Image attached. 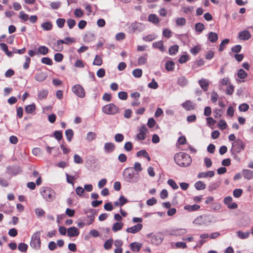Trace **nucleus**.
Listing matches in <instances>:
<instances>
[{"label": "nucleus", "instance_id": "obj_15", "mask_svg": "<svg viewBox=\"0 0 253 253\" xmlns=\"http://www.w3.org/2000/svg\"><path fill=\"white\" fill-rule=\"evenodd\" d=\"M80 232L78 229L75 226L71 227L67 230V235L70 237L78 236Z\"/></svg>", "mask_w": 253, "mask_h": 253}, {"label": "nucleus", "instance_id": "obj_58", "mask_svg": "<svg viewBox=\"0 0 253 253\" xmlns=\"http://www.w3.org/2000/svg\"><path fill=\"white\" fill-rule=\"evenodd\" d=\"M168 184L171 187V188L174 190L178 188V186L176 182L172 179H169L168 180Z\"/></svg>", "mask_w": 253, "mask_h": 253}, {"label": "nucleus", "instance_id": "obj_47", "mask_svg": "<svg viewBox=\"0 0 253 253\" xmlns=\"http://www.w3.org/2000/svg\"><path fill=\"white\" fill-rule=\"evenodd\" d=\"M102 64V59L100 56L96 55L94 59L93 64L94 65L101 66Z\"/></svg>", "mask_w": 253, "mask_h": 253}, {"label": "nucleus", "instance_id": "obj_33", "mask_svg": "<svg viewBox=\"0 0 253 253\" xmlns=\"http://www.w3.org/2000/svg\"><path fill=\"white\" fill-rule=\"evenodd\" d=\"M148 54L147 53L143 54L142 56H140L138 59V64L139 65L145 64L147 60Z\"/></svg>", "mask_w": 253, "mask_h": 253}, {"label": "nucleus", "instance_id": "obj_27", "mask_svg": "<svg viewBox=\"0 0 253 253\" xmlns=\"http://www.w3.org/2000/svg\"><path fill=\"white\" fill-rule=\"evenodd\" d=\"M200 208L199 205L194 204L193 205H186L184 206V209L189 211H193L198 210Z\"/></svg>", "mask_w": 253, "mask_h": 253}, {"label": "nucleus", "instance_id": "obj_63", "mask_svg": "<svg viewBox=\"0 0 253 253\" xmlns=\"http://www.w3.org/2000/svg\"><path fill=\"white\" fill-rule=\"evenodd\" d=\"M219 85H221V86L227 85L228 84H229V78H224L221 79L219 81Z\"/></svg>", "mask_w": 253, "mask_h": 253}, {"label": "nucleus", "instance_id": "obj_24", "mask_svg": "<svg viewBox=\"0 0 253 253\" xmlns=\"http://www.w3.org/2000/svg\"><path fill=\"white\" fill-rule=\"evenodd\" d=\"M242 173L244 177L248 180L253 178V171L250 169H244L242 170Z\"/></svg>", "mask_w": 253, "mask_h": 253}, {"label": "nucleus", "instance_id": "obj_39", "mask_svg": "<svg viewBox=\"0 0 253 253\" xmlns=\"http://www.w3.org/2000/svg\"><path fill=\"white\" fill-rule=\"evenodd\" d=\"M173 234L176 236H180L185 234L187 230L185 228L176 229L173 231Z\"/></svg>", "mask_w": 253, "mask_h": 253}, {"label": "nucleus", "instance_id": "obj_35", "mask_svg": "<svg viewBox=\"0 0 253 253\" xmlns=\"http://www.w3.org/2000/svg\"><path fill=\"white\" fill-rule=\"evenodd\" d=\"M48 91L46 89H42L40 91L38 94V99L41 100L45 99L48 95Z\"/></svg>", "mask_w": 253, "mask_h": 253}, {"label": "nucleus", "instance_id": "obj_57", "mask_svg": "<svg viewBox=\"0 0 253 253\" xmlns=\"http://www.w3.org/2000/svg\"><path fill=\"white\" fill-rule=\"evenodd\" d=\"M234 90V86L233 85L229 84L226 87V93L227 94L231 95L233 94Z\"/></svg>", "mask_w": 253, "mask_h": 253}, {"label": "nucleus", "instance_id": "obj_17", "mask_svg": "<svg viewBox=\"0 0 253 253\" xmlns=\"http://www.w3.org/2000/svg\"><path fill=\"white\" fill-rule=\"evenodd\" d=\"M215 172L213 170H209L206 172H199L197 175L198 178L212 177L214 175Z\"/></svg>", "mask_w": 253, "mask_h": 253}, {"label": "nucleus", "instance_id": "obj_48", "mask_svg": "<svg viewBox=\"0 0 253 253\" xmlns=\"http://www.w3.org/2000/svg\"><path fill=\"white\" fill-rule=\"evenodd\" d=\"M196 31L201 33L205 29V26L203 23H197L195 25Z\"/></svg>", "mask_w": 253, "mask_h": 253}, {"label": "nucleus", "instance_id": "obj_10", "mask_svg": "<svg viewBox=\"0 0 253 253\" xmlns=\"http://www.w3.org/2000/svg\"><path fill=\"white\" fill-rule=\"evenodd\" d=\"M72 91L78 97L84 98L85 95V92L84 87L79 84L74 85L72 88Z\"/></svg>", "mask_w": 253, "mask_h": 253}, {"label": "nucleus", "instance_id": "obj_5", "mask_svg": "<svg viewBox=\"0 0 253 253\" xmlns=\"http://www.w3.org/2000/svg\"><path fill=\"white\" fill-rule=\"evenodd\" d=\"M146 238L152 244L156 246L160 245L164 240L163 235L161 233L148 234Z\"/></svg>", "mask_w": 253, "mask_h": 253}, {"label": "nucleus", "instance_id": "obj_56", "mask_svg": "<svg viewBox=\"0 0 253 253\" xmlns=\"http://www.w3.org/2000/svg\"><path fill=\"white\" fill-rule=\"evenodd\" d=\"M65 21L64 18H58L56 20V23L59 28H62L64 27Z\"/></svg>", "mask_w": 253, "mask_h": 253}, {"label": "nucleus", "instance_id": "obj_53", "mask_svg": "<svg viewBox=\"0 0 253 253\" xmlns=\"http://www.w3.org/2000/svg\"><path fill=\"white\" fill-rule=\"evenodd\" d=\"M163 36L168 39L172 36V32L169 29H164L163 31Z\"/></svg>", "mask_w": 253, "mask_h": 253}, {"label": "nucleus", "instance_id": "obj_20", "mask_svg": "<svg viewBox=\"0 0 253 253\" xmlns=\"http://www.w3.org/2000/svg\"><path fill=\"white\" fill-rule=\"evenodd\" d=\"M199 84L204 91H207L208 90L209 83L207 80L205 79L200 80L199 81Z\"/></svg>", "mask_w": 253, "mask_h": 253}, {"label": "nucleus", "instance_id": "obj_37", "mask_svg": "<svg viewBox=\"0 0 253 253\" xmlns=\"http://www.w3.org/2000/svg\"><path fill=\"white\" fill-rule=\"evenodd\" d=\"M249 232H243L241 231H238L237 232V235L238 237L241 239H246L248 238L250 236Z\"/></svg>", "mask_w": 253, "mask_h": 253}, {"label": "nucleus", "instance_id": "obj_12", "mask_svg": "<svg viewBox=\"0 0 253 253\" xmlns=\"http://www.w3.org/2000/svg\"><path fill=\"white\" fill-rule=\"evenodd\" d=\"M143 225L141 223H137V224L128 227L126 229V232L132 234H135L139 232L142 228Z\"/></svg>", "mask_w": 253, "mask_h": 253}, {"label": "nucleus", "instance_id": "obj_36", "mask_svg": "<svg viewBox=\"0 0 253 253\" xmlns=\"http://www.w3.org/2000/svg\"><path fill=\"white\" fill-rule=\"evenodd\" d=\"M194 187L198 190H204L206 188V184L202 181H198L195 183Z\"/></svg>", "mask_w": 253, "mask_h": 253}, {"label": "nucleus", "instance_id": "obj_44", "mask_svg": "<svg viewBox=\"0 0 253 253\" xmlns=\"http://www.w3.org/2000/svg\"><path fill=\"white\" fill-rule=\"evenodd\" d=\"M247 75V72L242 69H239L237 72V76L241 79H245Z\"/></svg>", "mask_w": 253, "mask_h": 253}, {"label": "nucleus", "instance_id": "obj_50", "mask_svg": "<svg viewBox=\"0 0 253 253\" xmlns=\"http://www.w3.org/2000/svg\"><path fill=\"white\" fill-rule=\"evenodd\" d=\"M220 183L218 182H215L211 183L209 187L208 190L209 191H212L216 189L219 186Z\"/></svg>", "mask_w": 253, "mask_h": 253}, {"label": "nucleus", "instance_id": "obj_3", "mask_svg": "<svg viewBox=\"0 0 253 253\" xmlns=\"http://www.w3.org/2000/svg\"><path fill=\"white\" fill-rule=\"evenodd\" d=\"M40 193L43 199L48 202H52L55 199L56 193L51 188L42 187L41 188Z\"/></svg>", "mask_w": 253, "mask_h": 253}, {"label": "nucleus", "instance_id": "obj_40", "mask_svg": "<svg viewBox=\"0 0 253 253\" xmlns=\"http://www.w3.org/2000/svg\"><path fill=\"white\" fill-rule=\"evenodd\" d=\"M36 109L35 105L33 103L25 107V112L28 114H32Z\"/></svg>", "mask_w": 253, "mask_h": 253}, {"label": "nucleus", "instance_id": "obj_54", "mask_svg": "<svg viewBox=\"0 0 253 253\" xmlns=\"http://www.w3.org/2000/svg\"><path fill=\"white\" fill-rule=\"evenodd\" d=\"M229 42V40L225 39L223 40L219 45V51H222L224 49L225 46Z\"/></svg>", "mask_w": 253, "mask_h": 253}, {"label": "nucleus", "instance_id": "obj_30", "mask_svg": "<svg viewBox=\"0 0 253 253\" xmlns=\"http://www.w3.org/2000/svg\"><path fill=\"white\" fill-rule=\"evenodd\" d=\"M182 106L186 110L189 111L194 109V106L192 103L189 101L187 100L182 104Z\"/></svg>", "mask_w": 253, "mask_h": 253}, {"label": "nucleus", "instance_id": "obj_61", "mask_svg": "<svg viewBox=\"0 0 253 253\" xmlns=\"http://www.w3.org/2000/svg\"><path fill=\"white\" fill-rule=\"evenodd\" d=\"M133 148L132 144L130 141L126 142L124 145V149L127 152L130 151Z\"/></svg>", "mask_w": 253, "mask_h": 253}, {"label": "nucleus", "instance_id": "obj_55", "mask_svg": "<svg viewBox=\"0 0 253 253\" xmlns=\"http://www.w3.org/2000/svg\"><path fill=\"white\" fill-rule=\"evenodd\" d=\"M35 213L37 216L40 217L44 215L45 211L42 208H37L35 209Z\"/></svg>", "mask_w": 253, "mask_h": 253}, {"label": "nucleus", "instance_id": "obj_1", "mask_svg": "<svg viewBox=\"0 0 253 253\" xmlns=\"http://www.w3.org/2000/svg\"><path fill=\"white\" fill-rule=\"evenodd\" d=\"M174 160L177 165L182 167L189 166L192 162L191 157L188 154L183 152L176 154L174 156Z\"/></svg>", "mask_w": 253, "mask_h": 253}, {"label": "nucleus", "instance_id": "obj_42", "mask_svg": "<svg viewBox=\"0 0 253 253\" xmlns=\"http://www.w3.org/2000/svg\"><path fill=\"white\" fill-rule=\"evenodd\" d=\"M178 45L175 44L170 46L169 49V53L170 55H174L176 54L178 50Z\"/></svg>", "mask_w": 253, "mask_h": 253}, {"label": "nucleus", "instance_id": "obj_60", "mask_svg": "<svg viewBox=\"0 0 253 253\" xmlns=\"http://www.w3.org/2000/svg\"><path fill=\"white\" fill-rule=\"evenodd\" d=\"M148 86L154 89H157L158 87V83L155 81L154 79H153L152 82L148 84Z\"/></svg>", "mask_w": 253, "mask_h": 253}, {"label": "nucleus", "instance_id": "obj_34", "mask_svg": "<svg viewBox=\"0 0 253 253\" xmlns=\"http://www.w3.org/2000/svg\"><path fill=\"white\" fill-rule=\"evenodd\" d=\"M97 134L95 132L89 131L87 132L86 136V140L87 141L90 142L96 139Z\"/></svg>", "mask_w": 253, "mask_h": 253}, {"label": "nucleus", "instance_id": "obj_38", "mask_svg": "<svg viewBox=\"0 0 253 253\" xmlns=\"http://www.w3.org/2000/svg\"><path fill=\"white\" fill-rule=\"evenodd\" d=\"M65 135L67 138V140L69 142H70L73 137L74 132L72 129H67L65 131Z\"/></svg>", "mask_w": 253, "mask_h": 253}, {"label": "nucleus", "instance_id": "obj_46", "mask_svg": "<svg viewBox=\"0 0 253 253\" xmlns=\"http://www.w3.org/2000/svg\"><path fill=\"white\" fill-rule=\"evenodd\" d=\"M174 68V63L172 61H168L166 63V69L168 71H172Z\"/></svg>", "mask_w": 253, "mask_h": 253}, {"label": "nucleus", "instance_id": "obj_9", "mask_svg": "<svg viewBox=\"0 0 253 253\" xmlns=\"http://www.w3.org/2000/svg\"><path fill=\"white\" fill-rule=\"evenodd\" d=\"M102 112L108 115H114L119 112V109L113 103L105 105L102 107Z\"/></svg>", "mask_w": 253, "mask_h": 253}, {"label": "nucleus", "instance_id": "obj_16", "mask_svg": "<svg viewBox=\"0 0 253 253\" xmlns=\"http://www.w3.org/2000/svg\"><path fill=\"white\" fill-rule=\"evenodd\" d=\"M251 35L248 30H244L239 33L238 38L240 40L247 41L250 39Z\"/></svg>", "mask_w": 253, "mask_h": 253}, {"label": "nucleus", "instance_id": "obj_25", "mask_svg": "<svg viewBox=\"0 0 253 253\" xmlns=\"http://www.w3.org/2000/svg\"><path fill=\"white\" fill-rule=\"evenodd\" d=\"M46 77L47 76L45 73L40 72L36 74L35 79L36 81L41 82L44 81Z\"/></svg>", "mask_w": 253, "mask_h": 253}, {"label": "nucleus", "instance_id": "obj_21", "mask_svg": "<svg viewBox=\"0 0 253 253\" xmlns=\"http://www.w3.org/2000/svg\"><path fill=\"white\" fill-rule=\"evenodd\" d=\"M142 246V244L134 242L130 244V248L133 252H138L140 250Z\"/></svg>", "mask_w": 253, "mask_h": 253}, {"label": "nucleus", "instance_id": "obj_22", "mask_svg": "<svg viewBox=\"0 0 253 253\" xmlns=\"http://www.w3.org/2000/svg\"><path fill=\"white\" fill-rule=\"evenodd\" d=\"M63 44V42L62 40H58L56 42H55L52 48L55 51H61L63 49V46L62 45Z\"/></svg>", "mask_w": 253, "mask_h": 253}, {"label": "nucleus", "instance_id": "obj_52", "mask_svg": "<svg viewBox=\"0 0 253 253\" xmlns=\"http://www.w3.org/2000/svg\"><path fill=\"white\" fill-rule=\"evenodd\" d=\"M28 247L26 244L21 243L18 246V249L21 252H25L27 251Z\"/></svg>", "mask_w": 253, "mask_h": 253}, {"label": "nucleus", "instance_id": "obj_6", "mask_svg": "<svg viewBox=\"0 0 253 253\" xmlns=\"http://www.w3.org/2000/svg\"><path fill=\"white\" fill-rule=\"evenodd\" d=\"M41 232L40 231H37L31 237L30 246L34 249L39 250L41 248Z\"/></svg>", "mask_w": 253, "mask_h": 253}, {"label": "nucleus", "instance_id": "obj_59", "mask_svg": "<svg viewBox=\"0 0 253 253\" xmlns=\"http://www.w3.org/2000/svg\"><path fill=\"white\" fill-rule=\"evenodd\" d=\"M41 62L42 63L47 65H51L52 64V60L49 57H43L42 58Z\"/></svg>", "mask_w": 253, "mask_h": 253}, {"label": "nucleus", "instance_id": "obj_18", "mask_svg": "<svg viewBox=\"0 0 253 253\" xmlns=\"http://www.w3.org/2000/svg\"><path fill=\"white\" fill-rule=\"evenodd\" d=\"M188 79L183 76H181L177 78V84L182 87L186 86L188 84Z\"/></svg>", "mask_w": 253, "mask_h": 253}, {"label": "nucleus", "instance_id": "obj_8", "mask_svg": "<svg viewBox=\"0 0 253 253\" xmlns=\"http://www.w3.org/2000/svg\"><path fill=\"white\" fill-rule=\"evenodd\" d=\"M245 147V144L241 139L235 140L232 145L230 151H233L234 153H240Z\"/></svg>", "mask_w": 253, "mask_h": 253}, {"label": "nucleus", "instance_id": "obj_45", "mask_svg": "<svg viewBox=\"0 0 253 253\" xmlns=\"http://www.w3.org/2000/svg\"><path fill=\"white\" fill-rule=\"evenodd\" d=\"M113 243L112 239L107 240L104 244V248L105 250H108L111 249Z\"/></svg>", "mask_w": 253, "mask_h": 253}, {"label": "nucleus", "instance_id": "obj_29", "mask_svg": "<svg viewBox=\"0 0 253 253\" xmlns=\"http://www.w3.org/2000/svg\"><path fill=\"white\" fill-rule=\"evenodd\" d=\"M48 51V48L44 45H41L39 46L37 50L38 54H41L43 55H46Z\"/></svg>", "mask_w": 253, "mask_h": 253}, {"label": "nucleus", "instance_id": "obj_49", "mask_svg": "<svg viewBox=\"0 0 253 253\" xmlns=\"http://www.w3.org/2000/svg\"><path fill=\"white\" fill-rule=\"evenodd\" d=\"M176 24L178 26H183L186 24V19L184 18H177L176 20Z\"/></svg>", "mask_w": 253, "mask_h": 253}, {"label": "nucleus", "instance_id": "obj_28", "mask_svg": "<svg viewBox=\"0 0 253 253\" xmlns=\"http://www.w3.org/2000/svg\"><path fill=\"white\" fill-rule=\"evenodd\" d=\"M218 39V35L216 33L211 32L208 34V40L211 42H215Z\"/></svg>", "mask_w": 253, "mask_h": 253}, {"label": "nucleus", "instance_id": "obj_51", "mask_svg": "<svg viewBox=\"0 0 253 253\" xmlns=\"http://www.w3.org/2000/svg\"><path fill=\"white\" fill-rule=\"evenodd\" d=\"M142 71L140 69H135L132 71V75L135 78H140L142 76Z\"/></svg>", "mask_w": 253, "mask_h": 253}, {"label": "nucleus", "instance_id": "obj_26", "mask_svg": "<svg viewBox=\"0 0 253 253\" xmlns=\"http://www.w3.org/2000/svg\"><path fill=\"white\" fill-rule=\"evenodd\" d=\"M157 37L158 36L156 34L153 33L143 37L142 40L144 42H150L156 39Z\"/></svg>", "mask_w": 253, "mask_h": 253}, {"label": "nucleus", "instance_id": "obj_11", "mask_svg": "<svg viewBox=\"0 0 253 253\" xmlns=\"http://www.w3.org/2000/svg\"><path fill=\"white\" fill-rule=\"evenodd\" d=\"M139 132L137 134L136 137L138 141L144 140L147 136V133L148 132L146 126L145 125L141 126L138 129Z\"/></svg>", "mask_w": 253, "mask_h": 253}, {"label": "nucleus", "instance_id": "obj_41", "mask_svg": "<svg viewBox=\"0 0 253 253\" xmlns=\"http://www.w3.org/2000/svg\"><path fill=\"white\" fill-rule=\"evenodd\" d=\"M41 27L43 29V30L45 31H49L51 30L52 28V25L50 22H43Z\"/></svg>", "mask_w": 253, "mask_h": 253}, {"label": "nucleus", "instance_id": "obj_64", "mask_svg": "<svg viewBox=\"0 0 253 253\" xmlns=\"http://www.w3.org/2000/svg\"><path fill=\"white\" fill-rule=\"evenodd\" d=\"M243 193V190L241 189H236L233 191V195L235 198L240 197Z\"/></svg>", "mask_w": 253, "mask_h": 253}, {"label": "nucleus", "instance_id": "obj_4", "mask_svg": "<svg viewBox=\"0 0 253 253\" xmlns=\"http://www.w3.org/2000/svg\"><path fill=\"white\" fill-rule=\"evenodd\" d=\"M124 179L130 183H136L139 180V177L136 176L130 168H126L123 171Z\"/></svg>", "mask_w": 253, "mask_h": 253}, {"label": "nucleus", "instance_id": "obj_32", "mask_svg": "<svg viewBox=\"0 0 253 253\" xmlns=\"http://www.w3.org/2000/svg\"><path fill=\"white\" fill-rule=\"evenodd\" d=\"M136 155L137 157L143 156L148 161L151 160V158L145 150H141L137 152Z\"/></svg>", "mask_w": 253, "mask_h": 253}, {"label": "nucleus", "instance_id": "obj_31", "mask_svg": "<svg viewBox=\"0 0 253 253\" xmlns=\"http://www.w3.org/2000/svg\"><path fill=\"white\" fill-rule=\"evenodd\" d=\"M148 21L153 24H156L159 22V20L157 16L155 14H151L148 16Z\"/></svg>", "mask_w": 253, "mask_h": 253}, {"label": "nucleus", "instance_id": "obj_2", "mask_svg": "<svg viewBox=\"0 0 253 253\" xmlns=\"http://www.w3.org/2000/svg\"><path fill=\"white\" fill-rule=\"evenodd\" d=\"M215 222V217L211 214H203L197 216L193 223L199 226H207L211 223Z\"/></svg>", "mask_w": 253, "mask_h": 253}, {"label": "nucleus", "instance_id": "obj_62", "mask_svg": "<svg viewBox=\"0 0 253 253\" xmlns=\"http://www.w3.org/2000/svg\"><path fill=\"white\" fill-rule=\"evenodd\" d=\"M115 141L117 142H121L124 139V135L121 133H117L114 137Z\"/></svg>", "mask_w": 253, "mask_h": 253}, {"label": "nucleus", "instance_id": "obj_19", "mask_svg": "<svg viewBox=\"0 0 253 253\" xmlns=\"http://www.w3.org/2000/svg\"><path fill=\"white\" fill-rule=\"evenodd\" d=\"M8 170L10 173L16 175L19 174L21 172L20 168L17 166H10L7 168Z\"/></svg>", "mask_w": 253, "mask_h": 253}, {"label": "nucleus", "instance_id": "obj_43", "mask_svg": "<svg viewBox=\"0 0 253 253\" xmlns=\"http://www.w3.org/2000/svg\"><path fill=\"white\" fill-rule=\"evenodd\" d=\"M123 226V224L122 222H116L114 223L112 227V230L114 232H117L120 230Z\"/></svg>", "mask_w": 253, "mask_h": 253}, {"label": "nucleus", "instance_id": "obj_23", "mask_svg": "<svg viewBox=\"0 0 253 253\" xmlns=\"http://www.w3.org/2000/svg\"><path fill=\"white\" fill-rule=\"evenodd\" d=\"M152 46L154 48L159 49L161 52H164L165 50L164 42L161 40L154 42L152 44Z\"/></svg>", "mask_w": 253, "mask_h": 253}, {"label": "nucleus", "instance_id": "obj_13", "mask_svg": "<svg viewBox=\"0 0 253 253\" xmlns=\"http://www.w3.org/2000/svg\"><path fill=\"white\" fill-rule=\"evenodd\" d=\"M94 211V210H90L86 212L87 214L86 217L88 218L86 220V225H90L93 222L95 218L94 215L95 214Z\"/></svg>", "mask_w": 253, "mask_h": 253}, {"label": "nucleus", "instance_id": "obj_14", "mask_svg": "<svg viewBox=\"0 0 253 253\" xmlns=\"http://www.w3.org/2000/svg\"><path fill=\"white\" fill-rule=\"evenodd\" d=\"M115 149V145L112 142L105 143L104 146V151L106 154L112 153Z\"/></svg>", "mask_w": 253, "mask_h": 253}, {"label": "nucleus", "instance_id": "obj_7", "mask_svg": "<svg viewBox=\"0 0 253 253\" xmlns=\"http://www.w3.org/2000/svg\"><path fill=\"white\" fill-rule=\"evenodd\" d=\"M128 29L129 33H140L144 30L145 26L143 23L135 22L131 23Z\"/></svg>", "mask_w": 253, "mask_h": 253}]
</instances>
